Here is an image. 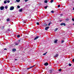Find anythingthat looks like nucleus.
Returning <instances> with one entry per match:
<instances>
[{
	"label": "nucleus",
	"instance_id": "nucleus-34",
	"mask_svg": "<svg viewBox=\"0 0 74 74\" xmlns=\"http://www.w3.org/2000/svg\"><path fill=\"white\" fill-rule=\"evenodd\" d=\"M17 8H20V6L19 5L17 6Z\"/></svg>",
	"mask_w": 74,
	"mask_h": 74
},
{
	"label": "nucleus",
	"instance_id": "nucleus-5",
	"mask_svg": "<svg viewBox=\"0 0 74 74\" xmlns=\"http://www.w3.org/2000/svg\"><path fill=\"white\" fill-rule=\"evenodd\" d=\"M60 25L61 26H63V25H64V26H66V24L64 23H62L60 24Z\"/></svg>",
	"mask_w": 74,
	"mask_h": 74
},
{
	"label": "nucleus",
	"instance_id": "nucleus-15",
	"mask_svg": "<svg viewBox=\"0 0 74 74\" xmlns=\"http://www.w3.org/2000/svg\"><path fill=\"white\" fill-rule=\"evenodd\" d=\"M47 53H48V52H46L45 53H44L43 54V55H46V54H47Z\"/></svg>",
	"mask_w": 74,
	"mask_h": 74
},
{
	"label": "nucleus",
	"instance_id": "nucleus-18",
	"mask_svg": "<svg viewBox=\"0 0 74 74\" xmlns=\"http://www.w3.org/2000/svg\"><path fill=\"white\" fill-rule=\"evenodd\" d=\"M53 1H54L53 0H51V1H50V3H53Z\"/></svg>",
	"mask_w": 74,
	"mask_h": 74
},
{
	"label": "nucleus",
	"instance_id": "nucleus-12",
	"mask_svg": "<svg viewBox=\"0 0 74 74\" xmlns=\"http://www.w3.org/2000/svg\"><path fill=\"white\" fill-rule=\"evenodd\" d=\"M51 24H52V23L50 22L49 23V24L48 25V26H50V25Z\"/></svg>",
	"mask_w": 74,
	"mask_h": 74
},
{
	"label": "nucleus",
	"instance_id": "nucleus-41",
	"mask_svg": "<svg viewBox=\"0 0 74 74\" xmlns=\"http://www.w3.org/2000/svg\"><path fill=\"white\" fill-rule=\"evenodd\" d=\"M36 66L35 65H34V66H32V67H34V66Z\"/></svg>",
	"mask_w": 74,
	"mask_h": 74
},
{
	"label": "nucleus",
	"instance_id": "nucleus-46",
	"mask_svg": "<svg viewBox=\"0 0 74 74\" xmlns=\"http://www.w3.org/2000/svg\"><path fill=\"white\" fill-rule=\"evenodd\" d=\"M73 10H74V7L73 8Z\"/></svg>",
	"mask_w": 74,
	"mask_h": 74
},
{
	"label": "nucleus",
	"instance_id": "nucleus-19",
	"mask_svg": "<svg viewBox=\"0 0 74 74\" xmlns=\"http://www.w3.org/2000/svg\"><path fill=\"white\" fill-rule=\"evenodd\" d=\"M10 18H8L6 19V21H8V22H9L10 21Z\"/></svg>",
	"mask_w": 74,
	"mask_h": 74
},
{
	"label": "nucleus",
	"instance_id": "nucleus-24",
	"mask_svg": "<svg viewBox=\"0 0 74 74\" xmlns=\"http://www.w3.org/2000/svg\"><path fill=\"white\" fill-rule=\"evenodd\" d=\"M47 7H48L47 5H46V6L45 7V9H47Z\"/></svg>",
	"mask_w": 74,
	"mask_h": 74
},
{
	"label": "nucleus",
	"instance_id": "nucleus-33",
	"mask_svg": "<svg viewBox=\"0 0 74 74\" xmlns=\"http://www.w3.org/2000/svg\"><path fill=\"white\" fill-rule=\"evenodd\" d=\"M62 71V69H60L59 70V71Z\"/></svg>",
	"mask_w": 74,
	"mask_h": 74
},
{
	"label": "nucleus",
	"instance_id": "nucleus-39",
	"mask_svg": "<svg viewBox=\"0 0 74 74\" xmlns=\"http://www.w3.org/2000/svg\"><path fill=\"white\" fill-rule=\"evenodd\" d=\"M72 61H73V62H74V59H73L72 60Z\"/></svg>",
	"mask_w": 74,
	"mask_h": 74
},
{
	"label": "nucleus",
	"instance_id": "nucleus-44",
	"mask_svg": "<svg viewBox=\"0 0 74 74\" xmlns=\"http://www.w3.org/2000/svg\"><path fill=\"white\" fill-rule=\"evenodd\" d=\"M17 60L18 59H15V60Z\"/></svg>",
	"mask_w": 74,
	"mask_h": 74
},
{
	"label": "nucleus",
	"instance_id": "nucleus-8",
	"mask_svg": "<svg viewBox=\"0 0 74 74\" xmlns=\"http://www.w3.org/2000/svg\"><path fill=\"white\" fill-rule=\"evenodd\" d=\"M58 39H56L54 40V43H57V42H58Z\"/></svg>",
	"mask_w": 74,
	"mask_h": 74
},
{
	"label": "nucleus",
	"instance_id": "nucleus-20",
	"mask_svg": "<svg viewBox=\"0 0 74 74\" xmlns=\"http://www.w3.org/2000/svg\"><path fill=\"white\" fill-rule=\"evenodd\" d=\"M44 2L45 3H48V1L47 0H46Z\"/></svg>",
	"mask_w": 74,
	"mask_h": 74
},
{
	"label": "nucleus",
	"instance_id": "nucleus-25",
	"mask_svg": "<svg viewBox=\"0 0 74 74\" xmlns=\"http://www.w3.org/2000/svg\"><path fill=\"white\" fill-rule=\"evenodd\" d=\"M51 13H54L55 12H54V11L52 10L51 11Z\"/></svg>",
	"mask_w": 74,
	"mask_h": 74
},
{
	"label": "nucleus",
	"instance_id": "nucleus-26",
	"mask_svg": "<svg viewBox=\"0 0 74 74\" xmlns=\"http://www.w3.org/2000/svg\"><path fill=\"white\" fill-rule=\"evenodd\" d=\"M64 42V40H62L61 41V43H63Z\"/></svg>",
	"mask_w": 74,
	"mask_h": 74
},
{
	"label": "nucleus",
	"instance_id": "nucleus-28",
	"mask_svg": "<svg viewBox=\"0 0 74 74\" xmlns=\"http://www.w3.org/2000/svg\"><path fill=\"white\" fill-rule=\"evenodd\" d=\"M36 24L37 25H40V23H39L38 22H37L36 23Z\"/></svg>",
	"mask_w": 74,
	"mask_h": 74
},
{
	"label": "nucleus",
	"instance_id": "nucleus-7",
	"mask_svg": "<svg viewBox=\"0 0 74 74\" xmlns=\"http://www.w3.org/2000/svg\"><path fill=\"white\" fill-rule=\"evenodd\" d=\"M39 37V36H36V37L35 38H34V40H37V39Z\"/></svg>",
	"mask_w": 74,
	"mask_h": 74
},
{
	"label": "nucleus",
	"instance_id": "nucleus-36",
	"mask_svg": "<svg viewBox=\"0 0 74 74\" xmlns=\"http://www.w3.org/2000/svg\"><path fill=\"white\" fill-rule=\"evenodd\" d=\"M28 1V0H24L25 2H27V1Z\"/></svg>",
	"mask_w": 74,
	"mask_h": 74
},
{
	"label": "nucleus",
	"instance_id": "nucleus-14",
	"mask_svg": "<svg viewBox=\"0 0 74 74\" xmlns=\"http://www.w3.org/2000/svg\"><path fill=\"white\" fill-rule=\"evenodd\" d=\"M52 70H49V73H52Z\"/></svg>",
	"mask_w": 74,
	"mask_h": 74
},
{
	"label": "nucleus",
	"instance_id": "nucleus-2",
	"mask_svg": "<svg viewBox=\"0 0 74 74\" xmlns=\"http://www.w3.org/2000/svg\"><path fill=\"white\" fill-rule=\"evenodd\" d=\"M23 40V38H21L18 40V41H19V42H22Z\"/></svg>",
	"mask_w": 74,
	"mask_h": 74
},
{
	"label": "nucleus",
	"instance_id": "nucleus-9",
	"mask_svg": "<svg viewBox=\"0 0 74 74\" xmlns=\"http://www.w3.org/2000/svg\"><path fill=\"white\" fill-rule=\"evenodd\" d=\"M44 65L45 66H48V62H46L44 64Z\"/></svg>",
	"mask_w": 74,
	"mask_h": 74
},
{
	"label": "nucleus",
	"instance_id": "nucleus-37",
	"mask_svg": "<svg viewBox=\"0 0 74 74\" xmlns=\"http://www.w3.org/2000/svg\"><path fill=\"white\" fill-rule=\"evenodd\" d=\"M27 70H29V69H30V67L27 68Z\"/></svg>",
	"mask_w": 74,
	"mask_h": 74
},
{
	"label": "nucleus",
	"instance_id": "nucleus-4",
	"mask_svg": "<svg viewBox=\"0 0 74 74\" xmlns=\"http://www.w3.org/2000/svg\"><path fill=\"white\" fill-rule=\"evenodd\" d=\"M0 8L1 10H3L4 8V7L3 6H2Z\"/></svg>",
	"mask_w": 74,
	"mask_h": 74
},
{
	"label": "nucleus",
	"instance_id": "nucleus-21",
	"mask_svg": "<svg viewBox=\"0 0 74 74\" xmlns=\"http://www.w3.org/2000/svg\"><path fill=\"white\" fill-rule=\"evenodd\" d=\"M5 9H7V8H8V6H5Z\"/></svg>",
	"mask_w": 74,
	"mask_h": 74
},
{
	"label": "nucleus",
	"instance_id": "nucleus-31",
	"mask_svg": "<svg viewBox=\"0 0 74 74\" xmlns=\"http://www.w3.org/2000/svg\"><path fill=\"white\" fill-rule=\"evenodd\" d=\"M69 19L68 18H67L66 19V21H69Z\"/></svg>",
	"mask_w": 74,
	"mask_h": 74
},
{
	"label": "nucleus",
	"instance_id": "nucleus-35",
	"mask_svg": "<svg viewBox=\"0 0 74 74\" xmlns=\"http://www.w3.org/2000/svg\"><path fill=\"white\" fill-rule=\"evenodd\" d=\"M60 7V5H58V8H59V7Z\"/></svg>",
	"mask_w": 74,
	"mask_h": 74
},
{
	"label": "nucleus",
	"instance_id": "nucleus-23",
	"mask_svg": "<svg viewBox=\"0 0 74 74\" xmlns=\"http://www.w3.org/2000/svg\"><path fill=\"white\" fill-rule=\"evenodd\" d=\"M17 37L18 38H19V37H20V35H17Z\"/></svg>",
	"mask_w": 74,
	"mask_h": 74
},
{
	"label": "nucleus",
	"instance_id": "nucleus-42",
	"mask_svg": "<svg viewBox=\"0 0 74 74\" xmlns=\"http://www.w3.org/2000/svg\"><path fill=\"white\" fill-rule=\"evenodd\" d=\"M4 50H7V49L6 48L4 49Z\"/></svg>",
	"mask_w": 74,
	"mask_h": 74
},
{
	"label": "nucleus",
	"instance_id": "nucleus-11",
	"mask_svg": "<svg viewBox=\"0 0 74 74\" xmlns=\"http://www.w3.org/2000/svg\"><path fill=\"white\" fill-rule=\"evenodd\" d=\"M58 30V28H56L54 29V32H56Z\"/></svg>",
	"mask_w": 74,
	"mask_h": 74
},
{
	"label": "nucleus",
	"instance_id": "nucleus-17",
	"mask_svg": "<svg viewBox=\"0 0 74 74\" xmlns=\"http://www.w3.org/2000/svg\"><path fill=\"white\" fill-rule=\"evenodd\" d=\"M44 26H48V25L47 24L45 23L44 24Z\"/></svg>",
	"mask_w": 74,
	"mask_h": 74
},
{
	"label": "nucleus",
	"instance_id": "nucleus-22",
	"mask_svg": "<svg viewBox=\"0 0 74 74\" xmlns=\"http://www.w3.org/2000/svg\"><path fill=\"white\" fill-rule=\"evenodd\" d=\"M20 12H22V9H21L19 10Z\"/></svg>",
	"mask_w": 74,
	"mask_h": 74
},
{
	"label": "nucleus",
	"instance_id": "nucleus-38",
	"mask_svg": "<svg viewBox=\"0 0 74 74\" xmlns=\"http://www.w3.org/2000/svg\"><path fill=\"white\" fill-rule=\"evenodd\" d=\"M72 20L73 21H74V18H72Z\"/></svg>",
	"mask_w": 74,
	"mask_h": 74
},
{
	"label": "nucleus",
	"instance_id": "nucleus-10",
	"mask_svg": "<svg viewBox=\"0 0 74 74\" xmlns=\"http://www.w3.org/2000/svg\"><path fill=\"white\" fill-rule=\"evenodd\" d=\"M59 56V54H56V55L54 56L55 58H56V57H58Z\"/></svg>",
	"mask_w": 74,
	"mask_h": 74
},
{
	"label": "nucleus",
	"instance_id": "nucleus-43",
	"mask_svg": "<svg viewBox=\"0 0 74 74\" xmlns=\"http://www.w3.org/2000/svg\"><path fill=\"white\" fill-rule=\"evenodd\" d=\"M60 16H62V15H63V14H60Z\"/></svg>",
	"mask_w": 74,
	"mask_h": 74
},
{
	"label": "nucleus",
	"instance_id": "nucleus-48",
	"mask_svg": "<svg viewBox=\"0 0 74 74\" xmlns=\"http://www.w3.org/2000/svg\"><path fill=\"white\" fill-rule=\"evenodd\" d=\"M6 1H7V0H5Z\"/></svg>",
	"mask_w": 74,
	"mask_h": 74
},
{
	"label": "nucleus",
	"instance_id": "nucleus-27",
	"mask_svg": "<svg viewBox=\"0 0 74 74\" xmlns=\"http://www.w3.org/2000/svg\"><path fill=\"white\" fill-rule=\"evenodd\" d=\"M4 4H6L7 3V1H4Z\"/></svg>",
	"mask_w": 74,
	"mask_h": 74
},
{
	"label": "nucleus",
	"instance_id": "nucleus-6",
	"mask_svg": "<svg viewBox=\"0 0 74 74\" xmlns=\"http://www.w3.org/2000/svg\"><path fill=\"white\" fill-rule=\"evenodd\" d=\"M49 26L45 27V30H48V29H49Z\"/></svg>",
	"mask_w": 74,
	"mask_h": 74
},
{
	"label": "nucleus",
	"instance_id": "nucleus-13",
	"mask_svg": "<svg viewBox=\"0 0 74 74\" xmlns=\"http://www.w3.org/2000/svg\"><path fill=\"white\" fill-rule=\"evenodd\" d=\"M16 49H14H14H12V51H16Z\"/></svg>",
	"mask_w": 74,
	"mask_h": 74
},
{
	"label": "nucleus",
	"instance_id": "nucleus-29",
	"mask_svg": "<svg viewBox=\"0 0 74 74\" xmlns=\"http://www.w3.org/2000/svg\"><path fill=\"white\" fill-rule=\"evenodd\" d=\"M16 1L17 2H19V1H20V0H16Z\"/></svg>",
	"mask_w": 74,
	"mask_h": 74
},
{
	"label": "nucleus",
	"instance_id": "nucleus-30",
	"mask_svg": "<svg viewBox=\"0 0 74 74\" xmlns=\"http://www.w3.org/2000/svg\"><path fill=\"white\" fill-rule=\"evenodd\" d=\"M7 2L8 3H10V0H8L7 1Z\"/></svg>",
	"mask_w": 74,
	"mask_h": 74
},
{
	"label": "nucleus",
	"instance_id": "nucleus-32",
	"mask_svg": "<svg viewBox=\"0 0 74 74\" xmlns=\"http://www.w3.org/2000/svg\"><path fill=\"white\" fill-rule=\"evenodd\" d=\"M69 66H71V64L70 63L69 64Z\"/></svg>",
	"mask_w": 74,
	"mask_h": 74
},
{
	"label": "nucleus",
	"instance_id": "nucleus-1",
	"mask_svg": "<svg viewBox=\"0 0 74 74\" xmlns=\"http://www.w3.org/2000/svg\"><path fill=\"white\" fill-rule=\"evenodd\" d=\"M12 70L13 71H15L16 72H17L18 71V69H16L15 66H13V68L12 69Z\"/></svg>",
	"mask_w": 74,
	"mask_h": 74
},
{
	"label": "nucleus",
	"instance_id": "nucleus-45",
	"mask_svg": "<svg viewBox=\"0 0 74 74\" xmlns=\"http://www.w3.org/2000/svg\"><path fill=\"white\" fill-rule=\"evenodd\" d=\"M3 29L4 28V26H3Z\"/></svg>",
	"mask_w": 74,
	"mask_h": 74
},
{
	"label": "nucleus",
	"instance_id": "nucleus-3",
	"mask_svg": "<svg viewBox=\"0 0 74 74\" xmlns=\"http://www.w3.org/2000/svg\"><path fill=\"white\" fill-rule=\"evenodd\" d=\"M14 9V6H11L10 8V10H13Z\"/></svg>",
	"mask_w": 74,
	"mask_h": 74
},
{
	"label": "nucleus",
	"instance_id": "nucleus-47",
	"mask_svg": "<svg viewBox=\"0 0 74 74\" xmlns=\"http://www.w3.org/2000/svg\"><path fill=\"white\" fill-rule=\"evenodd\" d=\"M1 21V19L0 18V21Z\"/></svg>",
	"mask_w": 74,
	"mask_h": 74
},
{
	"label": "nucleus",
	"instance_id": "nucleus-16",
	"mask_svg": "<svg viewBox=\"0 0 74 74\" xmlns=\"http://www.w3.org/2000/svg\"><path fill=\"white\" fill-rule=\"evenodd\" d=\"M19 43H15V46H16L17 45H18V44Z\"/></svg>",
	"mask_w": 74,
	"mask_h": 74
},
{
	"label": "nucleus",
	"instance_id": "nucleus-40",
	"mask_svg": "<svg viewBox=\"0 0 74 74\" xmlns=\"http://www.w3.org/2000/svg\"><path fill=\"white\" fill-rule=\"evenodd\" d=\"M30 69H31L32 68H33V67L32 66H31L30 67H29Z\"/></svg>",
	"mask_w": 74,
	"mask_h": 74
}]
</instances>
